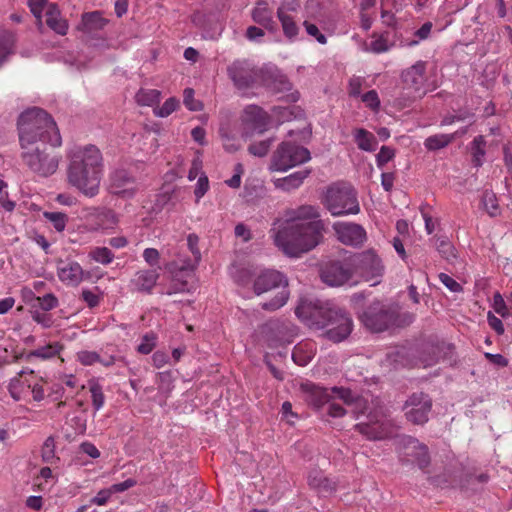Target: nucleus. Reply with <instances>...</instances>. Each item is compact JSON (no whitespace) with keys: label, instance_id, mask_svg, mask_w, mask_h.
I'll return each mask as SVG.
<instances>
[{"label":"nucleus","instance_id":"obj_1","mask_svg":"<svg viewBox=\"0 0 512 512\" xmlns=\"http://www.w3.org/2000/svg\"><path fill=\"white\" fill-rule=\"evenodd\" d=\"M366 296L363 292L351 296V304L360 323L372 333H381L391 327L410 325L415 315L410 312H399L398 308L380 300H373L365 305Z\"/></svg>","mask_w":512,"mask_h":512},{"label":"nucleus","instance_id":"obj_2","mask_svg":"<svg viewBox=\"0 0 512 512\" xmlns=\"http://www.w3.org/2000/svg\"><path fill=\"white\" fill-rule=\"evenodd\" d=\"M299 318L309 320L319 329H325V336L338 343L352 332L353 321L350 315L339 306L326 302L303 303L295 310Z\"/></svg>","mask_w":512,"mask_h":512},{"label":"nucleus","instance_id":"obj_3","mask_svg":"<svg viewBox=\"0 0 512 512\" xmlns=\"http://www.w3.org/2000/svg\"><path fill=\"white\" fill-rule=\"evenodd\" d=\"M102 172V155L93 145L73 152L68 167V182L85 196L93 197L99 192Z\"/></svg>","mask_w":512,"mask_h":512},{"label":"nucleus","instance_id":"obj_4","mask_svg":"<svg viewBox=\"0 0 512 512\" xmlns=\"http://www.w3.org/2000/svg\"><path fill=\"white\" fill-rule=\"evenodd\" d=\"M324 224L321 220L305 223H287L275 234L276 246L284 254L297 257L315 248L322 239Z\"/></svg>","mask_w":512,"mask_h":512},{"label":"nucleus","instance_id":"obj_5","mask_svg":"<svg viewBox=\"0 0 512 512\" xmlns=\"http://www.w3.org/2000/svg\"><path fill=\"white\" fill-rule=\"evenodd\" d=\"M17 126L20 144L44 142L51 147H59L62 144L56 122L41 108L34 107L22 112Z\"/></svg>","mask_w":512,"mask_h":512},{"label":"nucleus","instance_id":"obj_6","mask_svg":"<svg viewBox=\"0 0 512 512\" xmlns=\"http://www.w3.org/2000/svg\"><path fill=\"white\" fill-rule=\"evenodd\" d=\"M349 406L356 419L364 416V420L358 422L355 429L368 440H383L392 434L391 426L382 413L370 411L366 414L368 401L361 395L357 394Z\"/></svg>","mask_w":512,"mask_h":512},{"label":"nucleus","instance_id":"obj_7","mask_svg":"<svg viewBox=\"0 0 512 512\" xmlns=\"http://www.w3.org/2000/svg\"><path fill=\"white\" fill-rule=\"evenodd\" d=\"M48 145L44 142L20 144L21 159L24 165L41 177L53 175L59 166L60 157Z\"/></svg>","mask_w":512,"mask_h":512},{"label":"nucleus","instance_id":"obj_8","mask_svg":"<svg viewBox=\"0 0 512 512\" xmlns=\"http://www.w3.org/2000/svg\"><path fill=\"white\" fill-rule=\"evenodd\" d=\"M323 204L333 216L358 214L360 212L357 192L347 182H337L330 185L326 190Z\"/></svg>","mask_w":512,"mask_h":512},{"label":"nucleus","instance_id":"obj_9","mask_svg":"<svg viewBox=\"0 0 512 512\" xmlns=\"http://www.w3.org/2000/svg\"><path fill=\"white\" fill-rule=\"evenodd\" d=\"M288 281L279 271L267 269L262 271L254 280L253 291L256 295L281 288L276 296L270 301L262 303V308L267 311H275L284 306L289 298L287 289Z\"/></svg>","mask_w":512,"mask_h":512},{"label":"nucleus","instance_id":"obj_10","mask_svg":"<svg viewBox=\"0 0 512 512\" xmlns=\"http://www.w3.org/2000/svg\"><path fill=\"white\" fill-rule=\"evenodd\" d=\"M311 159L310 151L293 142L284 141L273 152L269 170L286 172Z\"/></svg>","mask_w":512,"mask_h":512},{"label":"nucleus","instance_id":"obj_11","mask_svg":"<svg viewBox=\"0 0 512 512\" xmlns=\"http://www.w3.org/2000/svg\"><path fill=\"white\" fill-rule=\"evenodd\" d=\"M433 400L423 391L413 392L405 400L402 411L407 422L413 425L423 426L430 419Z\"/></svg>","mask_w":512,"mask_h":512},{"label":"nucleus","instance_id":"obj_12","mask_svg":"<svg viewBox=\"0 0 512 512\" xmlns=\"http://www.w3.org/2000/svg\"><path fill=\"white\" fill-rule=\"evenodd\" d=\"M227 74L237 89L246 90L260 83L263 69L247 60H235L227 67Z\"/></svg>","mask_w":512,"mask_h":512},{"label":"nucleus","instance_id":"obj_13","mask_svg":"<svg viewBox=\"0 0 512 512\" xmlns=\"http://www.w3.org/2000/svg\"><path fill=\"white\" fill-rule=\"evenodd\" d=\"M349 261L351 267L353 266L367 279L381 276L384 270L381 259L372 250L356 253L349 258Z\"/></svg>","mask_w":512,"mask_h":512},{"label":"nucleus","instance_id":"obj_14","mask_svg":"<svg viewBox=\"0 0 512 512\" xmlns=\"http://www.w3.org/2000/svg\"><path fill=\"white\" fill-rule=\"evenodd\" d=\"M400 445L407 461L416 463L420 469H425L430 464L428 447L412 436H403Z\"/></svg>","mask_w":512,"mask_h":512},{"label":"nucleus","instance_id":"obj_15","mask_svg":"<svg viewBox=\"0 0 512 512\" xmlns=\"http://www.w3.org/2000/svg\"><path fill=\"white\" fill-rule=\"evenodd\" d=\"M353 271L350 263L331 261L321 269V279L329 286H341L352 277Z\"/></svg>","mask_w":512,"mask_h":512},{"label":"nucleus","instance_id":"obj_16","mask_svg":"<svg viewBox=\"0 0 512 512\" xmlns=\"http://www.w3.org/2000/svg\"><path fill=\"white\" fill-rule=\"evenodd\" d=\"M108 190L113 195L132 198L136 193L135 178L124 169L115 170L109 177Z\"/></svg>","mask_w":512,"mask_h":512},{"label":"nucleus","instance_id":"obj_17","mask_svg":"<svg viewBox=\"0 0 512 512\" xmlns=\"http://www.w3.org/2000/svg\"><path fill=\"white\" fill-rule=\"evenodd\" d=\"M333 229L337 234L338 240L345 245L360 246L366 240V231L359 224L336 222L333 224Z\"/></svg>","mask_w":512,"mask_h":512},{"label":"nucleus","instance_id":"obj_18","mask_svg":"<svg viewBox=\"0 0 512 512\" xmlns=\"http://www.w3.org/2000/svg\"><path fill=\"white\" fill-rule=\"evenodd\" d=\"M199 238L196 234H189L187 237V246L193 255L192 259H184L174 261L166 266L170 273H173L175 269L180 272H192L201 260V252L198 248Z\"/></svg>","mask_w":512,"mask_h":512},{"label":"nucleus","instance_id":"obj_19","mask_svg":"<svg viewBox=\"0 0 512 512\" xmlns=\"http://www.w3.org/2000/svg\"><path fill=\"white\" fill-rule=\"evenodd\" d=\"M56 264L57 274L62 282L76 286L83 280L84 270L78 262L58 259Z\"/></svg>","mask_w":512,"mask_h":512},{"label":"nucleus","instance_id":"obj_20","mask_svg":"<svg viewBox=\"0 0 512 512\" xmlns=\"http://www.w3.org/2000/svg\"><path fill=\"white\" fill-rule=\"evenodd\" d=\"M269 120V115L259 106L249 105L244 110V121L260 134L267 130Z\"/></svg>","mask_w":512,"mask_h":512},{"label":"nucleus","instance_id":"obj_21","mask_svg":"<svg viewBox=\"0 0 512 512\" xmlns=\"http://www.w3.org/2000/svg\"><path fill=\"white\" fill-rule=\"evenodd\" d=\"M251 16L254 22L263 26L268 31L272 33L277 31V23L273 20L272 10L268 7V3L266 1H258L252 10Z\"/></svg>","mask_w":512,"mask_h":512},{"label":"nucleus","instance_id":"obj_22","mask_svg":"<svg viewBox=\"0 0 512 512\" xmlns=\"http://www.w3.org/2000/svg\"><path fill=\"white\" fill-rule=\"evenodd\" d=\"M260 84L273 93H281L291 89V83L288 78L276 71L263 70Z\"/></svg>","mask_w":512,"mask_h":512},{"label":"nucleus","instance_id":"obj_23","mask_svg":"<svg viewBox=\"0 0 512 512\" xmlns=\"http://www.w3.org/2000/svg\"><path fill=\"white\" fill-rule=\"evenodd\" d=\"M46 24L57 34L64 36L68 31V23L61 16V12L55 3H49L45 11Z\"/></svg>","mask_w":512,"mask_h":512},{"label":"nucleus","instance_id":"obj_24","mask_svg":"<svg viewBox=\"0 0 512 512\" xmlns=\"http://www.w3.org/2000/svg\"><path fill=\"white\" fill-rule=\"evenodd\" d=\"M402 79L407 87L416 92L420 91L425 80V64L423 62L416 63L403 72Z\"/></svg>","mask_w":512,"mask_h":512},{"label":"nucleus","instance_id":"obj_25","mask_svg":"<svg viewBox=\"0 0 512 512\" xmlns=\"http://www.w3.org/2000/svg\"><path fill=\"white\" fill-rule=\"evenodd\" d=\"M108 23V20L102 16V12L93 11L82 15L79 29L85 33H92L102 30Z\"/></svg>","mask_w":512,"mask_h":512},{"label":"nucleus","instance_id":"obj_26","mask_svg":"<svg viewBox=\"0 0 512 512\" xmlns=\"http://www.w3.org/2000/svg\"><path fill=\"white\" fill-rule=\"evenodd\" d=\"M158 278L159 273L156 269L143 270L136 274L132 284L136 290L149 293L156 285Z\"/></svg>","mask_w":512,"mask_h":512},{"label":"nucleus","instance_id":"obj_27","mask_svg":"<svg viewBox=\"0 0 512 512\" xmlns=\"http://www.w3.org/2000/svg\"><path fill=\"white\" fill-rule=\"evenodd\" d=\"M286 216L288 217L287 223H305L306 220L318 218L319 213L317 208L312 205H302L296 209L288 210Z\"/></svg>","mask_w":512,"mask_h":512},{"label":"nucleus","instance_id":"obj_28","mask_svg":"<svg viewBox=\"0 0 512 512\" xmlns=\"http://www.w3.org/2000/svg\"><path fill=\"white\" fill-rule=\"evenodd\" d=\"M330 388L311 386L307 393V402L315 409H320L332 399Z\"/></svg>","mask_w":512,"mask_h":512},{"label":"nucleus","instance_id":"obj_29","mask_svg":"<svg viewBox=\"0 0 512 512\" xmlns=\"http://www.w3.org/2000/svg\"><path fill=\"white\" fill-rule=\"evenodd\" d=\"M308 484L322 494H330L335 490V483L324 476L321 471H312L308 475Z\"/></svg>","mask_w":512,"mask_h":512},{"label":"nucleus","instance_id":"obj_30","mask_svg":"<svg viewBox=\"0 0 512 512\" xmlns=\"http://www.w3.org/2000/svg\"><path fill=\"white\" fill-rule=\"evenodd\" d=\"M309 169L294 172L286 177L277 179L274 184L277 188L290 191L298 188L310 174Z\"/></svg>","mask_w":512,"mask_h":512},{"label":"nucleus","instance_id":"obj_31","mask_svg":"<svg viewBox=\"0 0 512 512\" xmlns=\"http://www.w3.org/2000/svg\"><path fill=\"white\" fill-rule=\"evenodd\" d=\"M430 242L434 245L436 250L439 252L442 258L447 261H453L456 259V250L449 238L445 235H435L430 239Z\"/></svg>","mask_w":512,"mask_h":512},{"label":"nucleus","instance_id":"obj_32","mask_svg":"<svg viewBox=\"0 0 512 512\" xmlns=\"http://www.w3.org/2000/svg\"><path fill=\"white\" fill-rule=\"evenodd\" d=\"M16 36L8 30L0 31V67L15 52Z\"/></svg>","mask_w":512,"mask_h":512},{"label":"nucleus","instance_id":"obj_33","mask_svg":"<svg viewBox=\"0 0 512 512\" xmlns=\"http://www.w3.org/2000/svg\"><path fill=\"white\" fill-rule=\"evenodd\" d=\"M355 142L360 150L372 152L376 149L377 139L364 128H358L354 131Z\"/></svg>","mask_w":512,"mask_h":512},{"label":"nucleus","instance_id":"obj_34","mask_svg":"<svg viewBox=\"0 0 512 512\" xmlns=\"http://www.w3.org/2000/svg\"><path fill=\"white\" fill-rule=\"evenodd\" d=\"M453 349L454 346L446 342L429 345L427 346V350L432 354V356L429 358L423 357L422 362L425 366H432L439 360L442 354L446 355L448 352H452Z\"/></svg>","mask_w":512,"mask_h":512},{"label":"nucleus","instance_id":"obj_35","mask_svg":"<svg viewBox=\"0 0 512 512\" xmlns=\"http://www.w3.org/2000/svg\"><path fill=\"white\" fill-rule=\"evenodd\" d=\"M277 17L281 23L284 35L289 39L293 40L299 33V27L294 21L293 17L289 14H283L282 10L277 11Z\"/></svg>","mask_w":512,"mask_h":512},{"label":"nucleus","instance_id":"obj_36","mask_svg":"<svg viewBox=\"0 0 512 512\" xmlns=\"http://www.w3.org/2000/svg\"><path fill=\"white\" fill-rule=\"evenodd\" d=\"M486 140L484 136L479 135L474 138L471 143V154H472V162L474 166L480 167L483 164V158L486 154L485 151Z\"/></svg>","mask_w":512,"mask_h":512},{"label":"nucleus","instance_id":"obj_37","mask_svg":"<svg viewBox=\"0 0 512 512\" xmlns=\"http://www.w3.org/2000/svg\"><path fill=\"white\" fill-rule=\"evenodd\" d=\"M454 140V135L436 134L428 137L424 146L430 151H436L448 146Z\"/></svg>","mask_w":512,"mask_h":512},{"label":"nucleus","instance_id":"obj_38","mask_svg":"<svg viewBox=\"0 0 512 512\" xmlns=\"http://www.w3.org/2000/svg\"><path fill=\"white\" fill-rule=\"evenodd\" d=\"M61 348L62 347L58 343L49 344V345H46V346H43L36 350L31 351L27 357L28 358L38 357V358H42V359H50V358L56 356L57 354H59Z\"/></svg>","mask_w":512,"mask_h":512},{"label":"nucleus","instance_id":"obj_39","mask_svg":"<svg viewBox=\"0 0 512 512\" xmlns=\"http://www.w3.org/2000/svg\"><path fill=\"white\" fill-rule=\"evenodd\" d=\"M89 257L103 265L110 264L114 259V254L107 247H95L89 252Z\"/></svg>","mask_w":512,"mask_h":512},{"label":"nucleus","instance_id":"obj_40","mask_svg":"<svg viewBox=\"0 0 512 512\" xmlns=\"http://www.w3.org/2000/svg\"><path fill=\"white\" fill-rule=\"evenodd\" d=\"M159 99H160V92L155 89H151V90L141 89L136 94V100H137L138 104L143 105V106H151V105L159 102Z\"/></svg>","mask_w":512,"mask_h":512},{"label":"nucleus","instance_id":"obj_41","mask_svg":"<svg viewBox=\"0 0 512 512\" xmlns=\"http://www.w3.org/2000/svg\"><path fill=\"white\" fill-rule=\"evenodd\" d=\"M182 273L178 269H175L173 274L172 283L169 286V289L167 291V294H175V293H182L185 291H188V283L187 281L182 279Z\"/></svg>","mask_w":512,"mask_h":512},{"label":"nucleus","instance_id":"obj_42","mask_svg":"<svg viewBox=\"0 0 512 512\" xmlns=\"http://www.w3.org/2000/svg\"><path fill=\"white\" fill-rule=\"evenodd\" d=\"M273 141V138H269L266 140L252 143L248 146V152L255 157H264L269 152Z\"/></svg>","mask_w":512,"mask_h":512},{"label":"nucleus","instance_id":"obj_43","mask_svg":"<svg viewBox=\"0 0 512 512\" xmlns=\"http://www.w3.org/2000/svg\"><path fill=\"white\" fill-rule=\"evenodd\" d=\"M89 389L92 397V405L96 411H98L104 405V394L102 391V386L97 381H90Z\"/></svg>","mask_w":512,"mask_h":512},{"label":"nucleus","instance_id":"obj_44","mask_svg":"<svg viewBox=\"0 0 512 512\" xmlns=\"http://www.w3.org/2000/svg\"><path fill=\"white\" fill-rule=\"evenodd\" d=\"M44 217L52 223L53 227L56 231L62 232L68 220V217L65 213L62 212H44Z\"/></svg>","mask_w":512,"mask_h":512},{"label":"nucleus","instance_id":"obj_45","mask_svg":"<svg viewBox=\"0 0 512 512\" xmlns=\"http://www.w3.org/2000/svg\"><path fill=\"white\" fill-rule=\"evenodd\" d=\"M330 390L332 392V398H338L348 406L351 404V402L355 399V396L357 395V393L345 387L334 386L330 388Z\"/></svg>","mask_w":512,"mask_h":512},{"label":"nucleus","instance_id":"obj_46","mask_svg":"<svg viewBox=\"0 0 512 512\" xmlns=\"http://www.w3.org/2000/svg\"><path fill=\"white\" fill-rule=\"evenodd\" d=\"M220 136L223 142L224 149L229 153H234L240 148V143L234 135H231L228 131L221 129Z\"/></svg>","mask_w":512,"mask_h":512},{"label":"nucleus","instance_id":"obj_47","mask_svg":"<svg viewBox=\"0 0 512 512\" xmlns=\"http://www.w3.org/2000/svg\"><path fill=\"white\" fill-rule=\"evenodd\" d=\"M178 105L179 101L176 98L171 97L167 99L161 107L155 109L154 113L158 117H167L177 109Z\"/></svg>","mask_w":512,"mask_h":512},{"label":"nucleus","instance_id":"obj_48","mask_svg":"<svg viewBox=\"0 0 512 512\" xmlns=\"http://www.w3.org/2000/svg\"><path fill=\"white\" fill-rule=\"evenodd\" d=\"M183 103L191 111H200L202 103L194 98V90L186 88L183 92Z\"/></svg>","mask_w":512,"mask_h":512},{"label":"nucleus","instance_id":"obj_49","mask_svg":"<svg viewBox=\"0 0 512 512\" xmlns=\"http://www.w3.org/2000/svg\"><path fill=\"white\" fill-rule=\"evenodd\" d=\"M47 0H28V6L32 12V14L37 18L39 27H42V12L44 8L48 6Z\"/></svg>","mask_w":512,"mask_h":512},{"label":"nucleus","instance_id":"obj_50","mask_svg":"<svg viewBox=\"0 0 512 512\" xmlns=\"http://www.w3.org/2000/svg\"><path fill=\"white\" fill-rule=\"evenodd\" d=\"M482 202L485 210L491 215L495 216L498 211V204L495 194L491 192H485L482 197Z\"/></svg>","mask_w":512,"mask_h":512},{"label":"nucleus","instance_id":"obj_51","mask_svg":"<svg viewBox=\"0 0 512 512\" xmlns=\"http://www.w3.org/2000/svg\"><path fill=\"white\" fill-rule=\"evenodd\" d=\"M395 156V150L389 146H382L379 153L376 155V162L379 168H382L386 163L391 161Z\"/></svg>","mask_w":512,"mask_h":512},{"label":"nucleus","instance_id":"obj_52","mask_svg":"<svg viewBox=\"0 0 512 512\" xmlns=\"http://www.w3.org/2000/svg\"><path fill=\"white\" fill-rule=\"evenodd\" d=\"M493 308L496 313L504 318L511 315V312L507 308L506 303L499 292H496L493 296Z\"/></svg>","mask_w":512,"mask_h":512},{"label":"nucleus","instance_id":"obj_53","mask_svg":"<svg viewBox=\"0 0 512 512\" xmlns=\"http://www.w3.org/2000/svg\"><path fill=\"white\" fill-rule=\"evenodd\" d=\"M55 443L52 437H48L42 447V459L44 462L50 463L55 457Z\"/></svg>","mask_w":512,"mask_h":512},{"label":"nucleus","instance_id":"obj_54","mask_svg":"<svg viewBox=\"0 0 512 512\" xmlns=\"http://www.w3.org/2000/svg\"><path fill=\"white\" fill-rule=\"evenodd\" d=\"M155 340L156 337L153 333L145 334L137 348L138 352L141 354H149L155 347Z\"/></svg>","mask_w":512,"mask_h":512},{"label":"nucleus","instance_id":"obj_55","mask_svg":"<svg viewBox=\"0 0 512 512\" xmlns=\"http://www.w3.org/2000/svg\"><path fill=\"white\" fill-rule=\"evenodd\" d=\"M77 358L83 365H92L100 362V355L94 351H80L77 353Z\"/></svg>","mask_w":512,"mask_h":512},{"label":"nucleus","instance_id":"obj_56","mask_svg":"<svg viewBox=\"0 0 512 512\" xmlns=\"http://www.w3.org/2000/svg\"><path fill=\"white\" fill-rule=\"evenodd\" d=\"M303 26L305 27V30L308 35L314 37L320 44H326V36L320 32V30L315 24L310 23L308 21H304Z\"/></svg>","mask_w":512,"mask_h":512},{"label":"nucleus","instance_id":"obj_57","mask_svg":"<svg viewBox=\"0 0 512 512\" xmlns=\"http://www.w3.org/2000/svg\"><path fill=\"white\" fill-rule=\"evenodd\" d=\"M283 329H286V325L284 322H281L279 320H271L262 326V333L265 334L266 336H269V334H272L274 332L281 333Z\"/></svg>","mask_w":512,"mask_h":512},{"label":"nucleus","instance_id":"obj_58","mask_svg":"<svg viewBox=\"0 0 512 512\" xmlns=\"http://www.w3.org/2000/svg\"><path fill=\"white\" fill-rule=\"evenodd\" d=\"M23 386H24V383L20 380L19 377L13 378L10 381V383L8 385V390H9L11 397L14 400H16V401L20 400Z\"/></svg>","mask_w":512,"mask_h":512},{"label":"nucleus","instance_id":"obj_59","mask_svg":"<svg viewBox=\"0 0 512 512\" xmlns=\"http://www.w3.org/2000/svg\"><path fill=\"white\" fill-rule=\"evenodd\" d=\"M7 184L0 180V204L6 211H12L15 207V203L8 200V192L5 190Z\"/></svg>","mask_w":512,"mask_h":512},{"label":"nucleus","instance_id":"obj_60","mask_svg":"<svg viewBox=\"0 0 512 512\" xmlns=\"http://www.w3.org/2000/svg\"><path fill=\"white\" fill-rule=\"evenodd\" d=\"M362 101L373 110H377L380 106V100L375 90L366 92L362 96Z\"/></svg>","mask_w":512,"mask_h":512},{"label":"nucleus","instance_id":"obj_61","mask_svg":"<svg viewBox=\"0 0 512 512\" xmlns=\"http://www.w3.org/2000/svg\"><path fill=\"white\" fill-rule=\"evenodd\" d=\"M37 301L44 311H49L55 308L58 304V300L53 294H46L43 297H38Z\"/></svg>","mask_w":512,"mask_h":512},{"label":"nucleus","instance_id":"obj_62","mask_svg":"<svg viewBox=\"0 0 512 512\" xmlns=\"http://www.w3.org/2000/svg\"><path fill=\"white\" fill-rule=\"evenodd\" d=\"M137 484L136 480L129 478L121 483L113 484L109 487L111 494L124 492Z\"/></svg>","mask_w":512,"mask_h":512},{"label":"nucleus","instance_id":"obj_63","mask_svg":"<svg viewBox=\"0 0 512 512\" xmlns=\"http://www.w3.org/2000/svg\"><path fill=\"white\" fill-rule=\"evenodd\" d=\"M440 281L452 292H460L462 291V286L454 280L452 277L445 273H441L439 275Z\"/></svg>","mask_w":512,"mask_h":512},{"label":"nucleus","instance_id":"obj_64","mask_svg":"<svg viewBox=\"0 0 512 512\" xmlns=\"http://www.w3.org/2000/svg\"><path fill=\"white\" fill-rule=\"evenodd\" d=\"M208 188H209V181H208L207 176H205V175L200 176L197 181V185H196V188L194 191V194H195L197 200H199L200 198H202L205 195V193L208 191Z\"/></svg>","mask_w":512,"mask_h":512}]
</instances>
